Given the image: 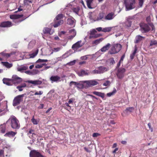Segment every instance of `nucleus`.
Segmentation results:
<instances>
[{
  "instance_id": "obj_1",
  "label": "nucleus",
  "mask_w": 157,
  "mask_h": 157,
  "mask_svg": "<svg viewBox=\"0 0 157 157\" xmlns=\"http://www.w3.org/2000/svg\"><path fill=\"white\" fill-rule=\"evenodd\" d=\"M9 121L10 122V125L13 128L17 129L20 128V126L19 121L15 116H11L6 123Z\"/></svg>"
},
{
  "instance_id": "obj_2",
  "label": "nucleus",
  "mask_w": 157,
  "mask_h": 157,
  "mask_svg": "<svg viewBox=\"0 0 157 157\" xmlns=\"http://www.w3.org/2000/svg\"><path fill=\"white\" fill-rule=\"evenodd\" d=\"M121 45L119 44H115L112 45L110 49L108 52V54L113 55L115 54L121 50Z\"/></svg>"
},
{
  "instance_id": "obj_3",
  "label": "nucleus",
  "mask_w": 157,
  "mask_h": 157,
  "mask_svg": "<svg viewBox=\"0 0 157 157\" xmlns=\"http://www.w3.org/2000/svg\"><path fill=\"white\" fill-rule=\"evenodd\" d=\"M126 10H131L135 7V0H124Z\"/></svg>"
},
{
  "instance_id": "obj_4",
  "label": "nucleus",
  "mask_w": 157,
  "mask_h": 157,
  "mask_svg": "<svg viewBox=\"0 0 157 157\" xmlns=\"http://www.w3.org/2000/svg\"><path fill=\"white\" fill-rule=\"evenodd\" d=\"M25 94L18 95L15 97L13 101V105L14 106L19 105L23 100V97Z\"/></svg>"
},
{
  "instance_id": "obj_5",
  "label": "nucleus",
  "mask_w": 157,
  "mask_h": 157,
  "mask_svg": "<svg viewBox=\"0 0 157 157\" xmlns=\"http://www.w3.org/2000/svg\"><path fill=\"white\" fill-rule=\"evenodd\" d=\"M86 81H81L78 82L72 81L70 83V86H71L73 85H74L76 86L77 88L79 89L86 88L87 87L86 85Z\"/></svg>"
},
{
  "instance_id": "obj_6",
  "label": "nucleus",
  "mask_w": 157,
  "mask_h": 157,
  "mask_svg": "<svg viewBox=\"0 0 157 157\" xmlns=\"http://www.w3.org/2000/svg\"><path fill=\"white\" fill-rule=\"evenodd\" d=\"M125 69L123 67L119 68L117 73V75L118 78L120 79L123 78L125 75Z\"/></svg>"
},
{
  "instance_id": "obj_7",
  "label": "nucleus",
  "mask_w": 157,
  "mask_h": 157,
  "mask_svg": "<svg viewBox=\"0 0 157 157\" xmlns=\"http://www.w3.org/2000/svg\"><path fill=\"white\" fill-rule=\"evenodd\" d=\"M12 81V83L13 84H17L20 82H21L22 81V79L18 77L16 75H13L12 76V78L11 79Z\"/></svg>"
},
{
  "instance_id": "obj_8",
  "label": "nucleus",
  "mask_w": 157,
  "mask_h": 157,
  "mask_svg": "<svg viewBox=\"0 0 157 157\" xmlns=\"http://www.w3.org/2000/svg\"><path fill=\"white\" fill-rule=\"evenodd\" d=\"M141 30L142 33H145L148 32L150 29V28L148 25L146 24L142 23L140 24Z\"/></svg>"
},
{
  "instance_id": "obj_9",
  "label": "nucleus",
  "mask_w": 157,
  "mask_h": 157,
  "mask_svg": "<svg viewBox=\"0 0 157 157\" xmlns=\"http://www.w3.org/2000/svg\"><path fill=\"white\" fill-rule=\"evenodd\" d=\"M83 45V44L82 43V41H79L72 45V48L75 52H76L78 49L82 47Z\"/></svg>"
},
{
  "instance_id": "obj_10",
  "label": "nucleus",
  "mask_w": 157,
  "mask_h": 157,
  "mask_svg": "<svg viewBox=\"0 0 157 157\" xmlns=\"http://www.w3.org/2000/svg\"><path fill=\"white\" fill-rule=\"evenodd\" d=\"M86 81V85L87 87L96 85L98 84V82L95 80H91Z\"/></svg>"
},
{
  "instance_id": "obj_11",
  "label": "nucleus",
  "mask_w": 157,
  "mask_h": 157,
  "mask_svg": "<svg viewBox=\"0 0 157 157\" xmlns=\"http://www.w3.org/2000/svg\"><path fill=\"white\" fill-rule=\"evenodd\" d=\"M115 16V15L114 13L113 12H111L108 13L107 15L105 16L104 19L105 21L111 20H113Z\"/></svg>"
},
{
  "instance_id": "obj_12",
  "label": "nucleus",
  "mask_w": 157,
  "mask_h": 157,
  "mask_svg": "<svg viewBox=\"0 0 157 157\" xmlns=\"http://www.w3.org/2000/svg\"><path fill=\"white\" fill-rule=\"evenodd\" d=\"M13 25L11 22L10 21H3L0 24V27H10Z\"/></svg>"
},
{
  "instance_id": "obj_13",
  "label": "nucleus",
  "mask_w": 157,
  "mask_h": 157,
  "mask_svg": "<svg viewBox=\"0 0 157 157\" xmlns=\"http://www.w3.org/2000/svg\"><path fill=\"white\" fill-rule=\"evenodd\" d=\"M69 34L71 35L68 37V39L69 40L72 39L76 36V32L75 29H74L69 30Z\"/></svg>"
},
{
  "instance_id": "obj_14",
  "label": "nucleus",
  "mask_w": 157,
  "mask_h": 157,
  "mask_svg": "<svg viewBox=\"0 0 157 157\" xmlns=\"http://www.w3.org/2000/svg\"><path fill=\"white\" fill-rule=\"evenodd\" d=\"M111 44L109 43H107L99 51L102 52H105L108 51L111 47Z\"/></svg>"
},
{
  "instance_id": "obj_15",
  "label": "nucleus",
  "mask_w": 157,
  "mask_h": 157,
  "mask_svg": "<svg viewBox=\"0 0 157 157\" xmlns=\"http://www.w3.org/2000/svg\"><path fill=\"white\" fill-rule=\"evenodd\" d=\"M3 83L8 86L12 85V81L11 79L4 78L2 80Z\"/></svg>"
},
{
  "instance_id": "obj_16",
  "label": "nucleus",
  "mask_w": 157,
  "mask_h": 157,
  "mask_svg": "<svg viewBox=\"0 0 157 157\" xmlns=\"http://www.w3.org/2000/svg\"><path fill=\"white\" fill-rule=\"evenodd\" d=\"M43 33L44 34H49L50 35L52 34L54 31L53 30L51 31V29L49 28H45L43 30Z\"/></svg>"
},
{
  "instance_id": "obj_17",
  "label": "nucleus",
  "mask_w": 157,
  "mask_h": 157,
  "mask_svg": "<svg viewBox=\"0 0 157 157\" xmlns=\"http://www.w3.org/2000/svg\"><path fill=\"white\" fill-rule=\"evenodd\" d=\"M6 122L0 125V132L2 133H4L6 129Z\"/></svg>"
},
{
  "instance_id": "obj_18",
  "label": "nucleus",
  "mask_w": 157,
  "mask_h": 157,
  "mask_svg": "<svg viewBox=\"0 0 157 157\" xmlns=\"http://www.w3.org/2000/svg\"><path fill=\"white\" fill-rule=\"evenodd\" d=\"M23 15L13 14L10 16V18L11 19L16 20L23 17Z\"/></svg>"
},
{
  "instance_id": "obj_19",
  "label": "nucleus",
  "mask_w": 157,
  "mask_h": 157,
  "mask_svg": "<svg viewBox=\"0 0 157 157\" xmlns=\"http://www.w3.org/2000/svg\"><path fill=\"white\" fill-rule=\"evenodd\" d=\"M105 17L104 14L103 13H100L98 17L96 18V21H98L102 20L103 21H105L104 19Z\"/></svg>"
},
{
  "instance_id": "obj_20",
  "label": "nucleus",
  "mask_w": 157,
  "mask_h": 157,
  "mask_svg": "<svg viewBox=\"0 0 157 157\" xmlns=\"http://www.w3.org/2000/svg\"><path fill=\"white\" fill-rule=\"evenodd\" d=\"M29 83H31L34 85H40L42 83V81L40 80H29L28 81Z\"/></svg>"
},
{
  "instance_id": "obj_21",
  "label": "nucleus",
  "mask_w": 157,
  "mask_h": 157,
  "mask_svg": "<svg viewBox=\"0 0 157 157\" xmlns=\"http://www.w3.org/2000/svg\"><path fill=\"white\" fill-rule=\"evenodd\" d=\"M2 64L6 67L8 68H10L11 67L13 66V64L11 63H9V62H1Z\"/></svg>"
},
{
  "instance_id": "obj_22",
  "label": "nucleus",
  "mask_w": 157,
  "mask_h": 157,
  "mask_svg": "<svg viewBox=\"0 0 157 157\" xmlns=\"http://www.w3.org/2000/svg\"><path fill=\"white\" fill-rule=\"evenodd\" d=\"M89 18L92 21H96V18L95 17V14L93 13H90L89 14Z\"/></svg>"
},
{
  "instance_id": "obj_23",
  "label": "nucleus",
  "mask_w": 157,
  "mask_h": 157,
  "mask_svg": "<svg viewBox=\"0 0 157 157\" xmlns=\"http://www.w3.org/2000/svg\"><path fill=\"white\" fill-rule=\"evenodd\" d=\"M16 134V133L14 132H13V131L8 132H6L4 136H8L9 137H13Z\"/></svg>"
},
{
  "instance_id": "obj_24",
  "label": "nucleus",
  "mask_w": 157,
  "mask_h": 157,
  "mask_svg": "<svg viewBox=\"0 0 157 157\" xmlns=\"http://www.w3.org/2000/svg\"><path fill=\"white\" fill-rule=\"evenodd\" d=\"M67 23L71 25L72 27H74L75 25L74 19L73 18H68L67 20Z\"/></svg>"
},
{
  "instance_id": "obj_25",
  "label": "nucleus",
  "mask_w": 157,
  "mask_h": 157,
  "mask_svg": "<svg viewBox=\"0 0 157 157\" xmlns=\"http://www.w3.org/2000/svg\"><path fill=\"white\" fill-rule=\"evenodd\" d=\"M92 93L94 94L100 96L102 98H104L105 97V94L103 93L97 91H93Z\"/></svg>"
},
{
  "instance_id": "obj_26",
  "label": "nucleus",
  "mask_w": 157,
  "mask_h": 157,
  "mask_svg": "<svg viewBox=\"0 0 157 157\" xmlns=\"http://www.w3.org/2000/svg\"><path fill=\"white\" fill-rule=\"evenodd\" d=\"M60 79L59 77L57 76H52L50 78V80L52 81V83L54 82H57Z\"/></svg>"
},
{
  "instance_id": "obj_27",
  "label": "nucleus",
  "mask_w": 157,
  "mask_h": 157,
  "mask_svg": "<svg viewBox=\"0 0 157 157\" xmlns=\"http://www.w3.org/2000/svg\"><path fill=\"white\" fill-rule=\"evenodd\" d=\"M144 38V37L142 36H141L140 35H137L136 37L135 41V42L136 43H137L142 40Z\"/></svg>"
},
{
  "instance_id": "obj_28",
  "label": "nucleus",
  "mask_w": 157,
  "mask_h": 157,
  "mask_svg": "<svg viewBox=\"0 0 157 157\" xmlns=\"http://www.w3.org/2000/svg\"><path fill=\"white\" fill-rule=\"evenodd\" d=\"M28 67L26 66H22L18 67L17 68V70L18 71L21 72H23V71L27 70Z\"/></svg>"
},
{
  "instance_id": "obj_29",
  "label": "nucleus",
  "mask_w": 157,
  "mask_h": 157,
  "mask_svg": "<svg viewBox=\"0 0 157 157\" xmlns=\"http://www.w3.org/2000/svg\"><path fill=\"white\" fill-rule=\"evenodd\" d=\"M99 68L100 73H103L107 71L108 70L107 68L102 66L100 67Z\"/></svg>"
},
{
  "instance_id": "obj_30",
  "label": "nucleus",
  "mask_w": 157,
  "mask_h": 157,
  "mask_svg": "<svg viewBox=\"0 0 157 157\" xmlns=\"http://www.w3.org/2000/svg\"><path fill=\"white\" fill-rule=\"evenodd\" d=\"M62 48V46L54 48L52 49V52L51 53V54H52L53 52H56L59 51Z\"/></svg>"
},
{
  "instance_id": "obj_31",
  "label": "nucleus",
  "mask_w": 157,
  "mask_h": 157,
  "mask_svg": "<svg viewBox=\"0 0 157 157\" xmlns=\"http://www.w3.org/2000/svg\"><path fill=\"white\" fill-rule=\"evenodd\" d=\"M38 50L37 49L36 51L34 52L32 54H29V57H28V58H33L35 57L36 55L38 53Z\"/></svg>"
},
{
  "instance_id": "obj_32",
  "label": "nucleus",
  "mask_w": 157,
  "mask_h": 157,
  "mask_svg": "<svg viewBox=\"0 0 157 157\" xmlns=\"http://www.w3.org/2000/svg\"><path fill=\"white\" fill-rule=\"evenodd\" d=\"M114 28V27H106L105 28H103V29L102 30V32H109L111 30H112V29Z\"/></svg>"
},
{
  "instance_id": "obj_33",
  "label": "nucleus",
  "mask_w": 157,
  "mask_h": 157,
  "mask_svg": "<svg viewBox=\"0 0 157 157\" xmlns=\"http://www.w3.org/2000/svg\"><path fill=\"white\" fill-rule=\"evenodd\" d=\"M63 23V20H59L57 22H56L54 25V27L55 28L59 26L62 24Z\"/></svg>"
},
{
  "instance_id": "obj_34",
  "label": "nucleus",
  "mask_w": 157,
  "mask_h": 157,
  "mask_svg": "<svg viewBox=\"0 0 157 157\" xmlns=\"http://www.w3.org/2000/svg\"><path fill=\"white\" fill-rule=\"evenodd\" d=\"M117 90L115 88H114L113 91L107 94V95L108 97H110L114 95L116 92Z\"/></svg>"
},
{
  "instance_id": "obj_35",
  "label": "nucleus",
  "mask_w": 157,
  "mask_h": 157,
  "mask_svg": "<svg viewBox=\"0 0 157 157\" xmlns=\"http://www.w3.org/2000/svg\"><path fill=\"white\" fill-rule=\"evenodd\" d=\"M103 40V39L102 38L97 39L93 41V44H95L96 45L98 44L100 42H101Z\"/></svg>"
},
{
  "instance_id": "obj_36",
  "label": "nucleus",
  "mask_w": 157,
  "mask_h": 157,
  "mask_svg": "<svg viewBox=\"0 0 157 157\" xmlns=\"http://www.w3.org/2000/svg\"><path fill=\"white\" fill-rule=\"evenodd\" d=\"M91 73L93 74H101L99 67L95 69L94 70L92 71Z\"/></svg>"
},
{
  "instance_id": "obj_37",
  "label": "nucleus",
  "mask_w": 157,
  "mask_h": 157,
  "mask_svg": "<svg viewBox=\"0 0 157 157\" xmlns=\"http://www.w3.org/2000/svg\"><path fill=\"white\" fill-rule=\"evenodd\" d=\"M93 0H86V3L87 7L90 9H92V7L91 6V4L92 3Z\"/></svg>"
},
{
  "instance_id": "obj_38",
  "label": "nucleus",
  "mask_w": 157,
  "mask_h": 157,
  "mask_svg": "<svg viewBox=\"0 0 157 157\" xmlns=\"http://www.w3.org/2000/svg\"><path fill=\"white\" fill-rule=\"evenodd\" d=\"M135 49H134V50L133 52L132 53V54L130 55V58L131 59H133L134 57L135 54L136 53V52L137 51V48H136V45H135Z\"/></svg>"
},
{
  "instance_id": "obj_39",
  "label": "nucleus",
  "mask_w": 157,
  "mask_h": 157,
  "mask_svg": "<svg viewBox=\"0 0 157 157\" xmlns=\"http://www.w3.org/2000/svg\"><path fill=\"white\" fill-rule=\"evenodd\" d=\"M1 54L3 56L6 58H8L12 55L11 53H7L4 52H2Z\"/></svg>"
},
{
  "instance_id": "obj_40",
  "label": "nucleus",
  "mask_w": 157,
  "mask_h": 157,
  "mask_svg": "<svg viewBox=\"0 0 157 157\" xmlns=\"http://www.w3.org/2000/svg\"><path fill=\"white\" fill-rule=\"evenodd\" d=\"M132 22L130 20L127 21L125 23V26L128 27L131 26V25Z\"/></svg>"
},
{
  "instance_id": "obj_41",
  "label": "nucleus",
  "mask_w": 157,
  "mask_h": 157,
  "mask_svg": "<svg viewBox=\"0 0 157 157\" xmlns=\"http://www.w3.org/2000/svg\"><path fill=\"white\" fill-rule=\"evenodd\" d=\"M153 45H157V41L155 40H153L151 41L150 46H152Z\"/></svg>"
},
{
  "instance_id": "obj_42",
  "label": "nucleus",
  "mask_w": 157,
  "mask_h": 157,
  "mask_svg": "<svg viewBox=\"0 0 157 157\" xmlns=\"http://www.w3.org/2000/svg\"><path fill=\"white\" fill-rule=\"evenodd\" d=\"M134 110V108L133 107H130L127 108L125 110V111H129L130 112H132Z\"/></svg>"
},
{
  "instance_id": "obj_43",
  "label": "nucleus",
  "mask_w": 157,
  "mask_h": 157,
  "mask_svg": "<svg viewBox=\"0 0 157 157\" xmlns=\"http://www.w3.org/2000/svg\"><path fill=\"white\" fill-rule=\"evenodd\" d=\"M31 121L34 124H38V122L37 120L34 118V117L33 116V118L31 120Z\"/></svg>"
},
{
  "instance_id": "obj_44",
  "label": "nucleus",
  "mask_w": 157,
  "mask_h": 157,
  "mask_svg": "<svg viewBox=\"0 0 157 157\" xmlns=\"http://www.w3.org/2000/svg\"><path fill=\"white\" fill-rule=\"evenodd\" d=\"M48 61L47 59H38L36 62V63L46 62Z\"/></svg>"
},
{
  "instance_id": "obj_45",
  "label": "nucleus",
  "mask_w": 157,
  "mask_h": 157,
  "mask_svg": "<svg viewBox=\"0 0 157 157\" xmlns=\"http://www.w3.org/2000/svg\"><path fill=\"white\" fill-rule=\"evenodd\" d=\"M109 61L111 64H113L115 63V61L112 58L109 59Z\"/></svg>"
},
{
  "instance_id": "obj_46",
  "label": "nucleus",
  "mask_w": 157,
  "mask_h": 157,
  "mask_svg": "<svg viewBox=\"0 0 157 157\" xmlns=\"http://www.w3.org/2000/svg\"><path fill=\"white\" fill-rule=\"evenodd\" d=\"M76 60H75L72 61H71L70 62L67 63V64L69 65L72 66L74 65L76 63Z\"/></svg>"
},
{
  "instance_id": "obj_47",
  "label": "nucleus",
  "mask_w": 157,
  "mask_h": 157,
  "mask_svg": "<svg viewBox=\"0 0 157 157\" xmlns=\"http://www.w3.org/2000/svg\"><path fill=\"white\" fill-rule=\"evenodd\" d=\"M32 71V74L33 75H35L39 73V71L38 70H33Z\"/></svg>"
},
{
  "instance_id": "obj_48",
  "label": "nucleus",
  "mask_w": 157,
  "mask_h": 157,
  "mask_svg": "<svg viewBox=\"0 0 157 157\" xmlns=\"http://www.w3.org/2000/svg\"><path fill=\"white\" fill-rule=\"evenodd\" d=\"M87 75H88V74L87 72L83 70L81 71L80 75L82 76Z\"/></svg>"
},
{
  "instance_id": "obj_49",
  "label": "nucleus",
  "mask_w": 157,
  "mask_h": 157,
  "mask_svg": "<svg viewBox=\"0 0 157 157\" xmlns=\"http://www.w3.org/2000/svg\"><path fill=\"white\" fill-rule=\"evenodd\" d=\"M46 65L45 63H44L40 65L37 64L35 66V67L36 68H40L42 67L43 65Z\"/></svg>"
},
{
  "instance_id": "obj_50",
  "label": "nucleus",
  "mask_w": 157,
  "mask_h": 157,
  "mask_svg": "<svg viewBox=\"0 0 157 157\" xmlns=\"http://www.w3.org/2000/svg\"><path fill=\"white\" fill-rule=\"evenodd\" d=\"M63 15L62 14H59L56 17V20H58L60 19L63 17Z\"/></svg>"
},
{
  "instance_id": "obj_51",
  "label": "nucleus",
  "mask_w": 157,
  "mask_h": 157,
  "mask_svg": "<svg viewBox=\"0 0 157 157\" xmlns=\"http://www.w3.org/2000/svg\"><path fill=\"white\" fill-rule=\"evenodd\" d=\"M110 84V82L109 81H107L104 83L103 84V85L105 86H109Z\"/></svg>"
},
{
  "instance_id": "obj_52",
  "label": "nucleus",
  "mask_w": 157,
  "mask_h": 157,
  "mask_svg": "<svg viewBox=\"0 0 157 157\" xmlns=\"http://www.w3.org/2000/svg\"><path fill=\"white\" fill-rule=\"evenodd\" d=\"M79 9L78 8H74L73 9V11L76 14H78L79 11Z\"/></svg>"
},
{
  "instance_id": "obj_53",
  "label": "nucleus",
  "mask_w": 157,
  "mask_h": 157,
  "mask_svg": "<svg viewBox=\"0 0 157 157\" xmlns=\"http://www.w3.org/2000/svg\"><path fill=\"white\" fill-rule=\"evenodd\" d=\"M144 0H139V5L140 7L142 6Z\"/></svg>"
},
{
  "instance_id": "obj_54",
  "label": "nucleus",
  "mask_w": 157,
  "mask_h": 157,
  "mask_svg": "<svg viewBox=\"0 0 157 157\" xmlns=\"http://www.w3.org/2000/svg\"><path fill=\"white\" fill-rule=\"evenodd\" d=\"M32 137V139L33 141H35L36 139V138L37 136L36 135L35 133H33L31 135V136Z\"/></svg>"
},
{
  "instance_id": "obj_55",
  "label": "nucleus",
  "mask_w": 157,
  "mask_h": 157,
  "mask_svg": "<svg viewBox=\"0 0 157 157\" xmlns=\"http://www.w3.org/2000/svg\"><path fill=\"white\" fill-rule=\"evenodd\" d=\"M118 151V148H116L115 149L112 151V153L114 155L115 154V153H117Z\"/></svg>"
},
{
  "instance_id": "obj_56",
  "label": "nucleus",
  "mask_w": 157,
  "mask_h": 157,
  "mask_svg": "<svg viewBox=\"0 0 157 157\" xmlns=\"http://www.w3.org/2000/svg\"><path fill=\"white\" fill-rule=\"evenodd\" d=\"M97 32V31L95 29H93L92 30H91L90 31V35H94L95 34V33Z\"/></svg>"
},
{
  "instance_id": "obj_57",
  "label": "nucleus",
  "mask_w": 157,
  "mask_h": 157,
  "mask_svg": "<svg viewBox=\"0 0 157 157\" xmlns=\"http://www.w3.org/2000/svg\"><path fill=\"white\" fill-rule=\"evenodd\" d=\"M25 73L27 74L32 75V71H25Z\"/></svg>"
},
{
  "instance_id": "obj_58",
  "label": "nucleus",
  "mask_w": 157,
  "mask_h": 157,
  "mask_svg": "<svg viewBox=\"0 0 157 157\" xmlns=\"http://www.w3.org/2000/svg\"><path fill=\"white\" fill-rule=\"evenodd\" d=\"M43 92L41 91H39L38 92H36L34 93L35 95H40L42 94Z\"/></svg>"
},
{
  "instance_id": "obj_59",
  "label": "nucleus",
  "mask_w": 157,
  "mask_h": 157,
  "mask_svg": "<svg viewBox=\"0 0 157 157\" xmlns=\"http://www.w3.org/2000/svg\"><path fill=\"white\" fill-rule=\"evenodd\" d=\"M33 133H34V131L33 130H30L29 133H28L29 136L31 137V135L33 134Z\"/></svg>"
},
{
  "instance_id": "obj_60",
  "label": "nucleus",
  "mask_w": 157,
  "mask_h": 157,
  "mask_svg": "<svg viewBox=\"0 0 157 157\" xmlns=\"http://www.w3.org/2000/svg\"><path fill=\"white\" fill-rule=\"evenodd\" d=\"M99 135V134L98 133H94L93 134L92 136L93 137H95Z\"/></svg>"
},
{
  "instance_id": "obj_61",
  "label": "nucleus",
  "mask_w": 157,
  "mask_h": 157,
  "mask_svg": "<svg viewBox=\"0 0 157 157\" xmlns=\"http://www.w3.org/2000/svg\"><path fill=\"white\" fill-rule=\"evenodd\" d=\"M23 88L21 87V86H17V88L18 89L19 91H21L23 90V89L22 88Z\"/></svg>"
},
{
  "instance_id": "obj_62",
  "label": "nucleus",
  "mask_w": 157,
  "mask_h": 157,
  "mask_svg": "<svg viewBox=\"0 0 157 157\" xmlns=\"http://www.w3.org/2000/svg\"><path fill=\"white\" fill-rule=\"evenodd\" d=\"M88 55H86L82 56L81 57V59L82 60H86L87 58V56Z\"/></svg>"
},
{
  "instance_id": "obj_63",
  "label": "nucleus",
  "mask_w": 157,
  "mask_h": 157,
  "mask_svg": "<svg viewBox=\"0 0 157 157\" xmlns=\"http://www.w3.org/2000/svg\"><path fill=\"white\" fill-rule=\"evenodd\" d=\"M24 3L25 4H28V2L30 3L32 2L31 0H24Z\"/></svg>"
},
{
  "instance_id": "obj_64",
  "label": "nucleus",
  "mask_w": 157,
  "mask_h": 157,
  "mask_svg": "<svg viewBox=\"0 0 157 157\" xmlns=\"http://www.w3.org/2000/svg\"><path fill=\"white\" fill-rule=\"evenodd\" d=\"M103 29V28L101 27H98L96 28V30H97L98 31L100 32L101 31H102Z\"/></svg>"
}]
</instances>
